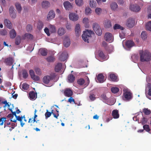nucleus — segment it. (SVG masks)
<instances>
[{
	"instance_id": "1",
	"label": "nucleus",
	"mask_w": 151,
	"mask_h": 151,
	"mask_svg": "<svg viewBox=\"0 0 151 151\" xmlns=\"http://www.w3.org/2000/svg\"><path fill=\"white\" fill-rule=\"evenodd\" d=\"M59 76L57 74L55 73H50L49 75H47L44 76L42 80L43 83L45 84H48L50 81L56 82L58 80Z\"/></svg>"
},
{
	"instance_id": "2",
	"label": "nucleus",
	"mask_w": 151,
	"mask_h": 151,
	"mask_svg": "<svg viewBox=\"0 0 151 151\" xmlns=\"http://www.w3.org/2000/svg\"><path fill=\"white\" fill-rule=\"evenodd\" d=\"M139 54L141 62L148 61L151 59V54L147 50H141Z\"/></svg>"
},
{
	"instance_id": "3",
	"label": "nucleus",
	"mask_w": 151,
	"mask_h": 151,
	"mask_svg": "<svg viewBox=\"0 0 151 151\" xmlns=\"http://www.w3.org/2000/svg\"><path fill=\"white\" fill-rule=\"evenodd\" d=\"M93 31L88 29L86 30L85 31L83 32V33L82 35V37L83 40L87 43H89V40L91 38V35L93 34Z\"/></svg>"
},
{
	"instance_id": "4",
	"label": "nucleus",
	"mask_w": 151,
	"mask_h": 151,
	"mask_svg": "<svg viewBox=\"0 0 151 151\" xmlns=\"http://www.w3.org/2000/svg\"><path fill=\"white\" fill-rule=\"evenodd\" d=\"M93 28L96 34L100 36L101 35L102 32L99 25L97 23L95 22L93 24Z\"/></svg>"
},
{
	"instance_id": "5",
	"label": "nucleus",
	"mask_w": 151,
	"mask_h": 151,
	"mask_svg": "<svg viewBox=\"0 0 151 151\" xmlns=\"http://www.w3.org/2000/svg\"><path fill=\"white\" fill-rule=\"evenodd\" d=\"M145 93L146 97L151 99V98L150 97V96H151V83H149L146 86Z\"/></svg>"
},
{
	"instance_id": "6",
	"label": "nucleus",
	"mask_w": 151,
	"mask_h": 151,
	"mask_svg": "<svg viewBox=\"0 0 151 151\" xmlns=\"http://www.w3.org/2000/svg\"><path fill=\"white\" fill-rule=\"evenodd\" d=\"M77 83L80 86L84 85L85 87H86L88 86L89 83V80L88 77L87 80L86 81H85L83 78H81L78 80Z\"/></svg>"
},
{
	"instance_id": "7",
	"label": "nucleus",
	"mask_w": 151,
	"mask_h": 151,
	"mask_svg": "<svg viewBox=\"0 0 151 151\" xmlns=\"http://www.w3.org/2000/svg\"><path fill=\"white\" fill-rule=\"evenodd\" d=\"M124 96L125 99L127 100H129L132 97V93L127 89H125L124 90Z\"/></svg>"
},
{
	"instance_id": "8",
	"label": "nucleus",
	"mask_w": 151,
	"mask_h": 151,
	"mask_svg": "<svg viewBox=\"0 0 151 151\" xmlns=\"http://www.w3.org/2000/svg\"><path fill=\"white\" fill-rule=\"evenodd\" d=\"M129 8L132 11L135 12H139L141 9L140 6L137 4H131Z\"/></svg>"
},
{
	"instance_id": "9",
	"label": "nucleus",
	"mask_w": 151,
	"mask_h": 151,
	"mask_svg": "<svg viewBox=\"0 0 151 151\" xmlns=\"http://www.w3.org/2000/svg\"><path fill=\"white\" fill-rule=\"evenodd\" d=\"M105 40L107 41L111 42L113 41L112 35L109 32L106 33L104 35Z\"/></svg>"
},
{
	"instance_id": "10",
	"label": "nucleus",
	"mask_w": 151,
	"mask_h": 151,
	"mask_svg": "<svg viewBox=\"0 0 151 151\" xmlns=\"http://www.w3.org/2000/svg\"><path fill=\"white\" fill-rule=\"evenodd\" d=\"M29 97L30 99L32 100H34L37 97V94L36 92L33 91H31L29 93Z\"/></svg>"
},
{
	"instance_id": "11",
	"label": "nucleus",
	"mask_w": 151,
	"mask_h": 151,
	"mask_svg": "<svg viewBox=\"0 0 151 151\" xmlns=\"http://www.w3.org/2000/svg\"><path fill=\"white\" fill-rule=\"evenodd\" d=\"M134 24V20L132 18H129L126 24L127 27L129 28H132Z\"/></svg>"
},
{
	"instance_id": "12",
	"label": "nucleus",
	"mask_w": 151,
	"mask_h": 151,
	"mask_svg": "<svg viewBox=\"0 0 151 151\" xmlns=\"http://www.w3.org/2000/svg\"><path fill=\"white\" fill-rule=\"evenodd\" d=\"M69 18L70 19L73 21L77 20L78 19V15L75 13H71L69 15Z\"/></svg>"
},
{
	"instance_id": "13",
	"label": "nucleus",
	"mask_w": 151,
	"mask_h": 151,
	"mask_svg": "<svg viewBox=\"0 0 151 151\" xmlns=\"http://www.w3.org/2000/svg\"><path fill=\"white\" fill-rule=\"evenodd\" d=\"M75 32L77 37H79L81 35V31L80 25L79 24H76L75 28Z\"/></svg>"
},
{
	"instance_id": "14",
	"label": "nucleus",
	"mask_w": 151,
	"mask_h": 151,
	"mask_svg": "<svg viewBox=\"0 0 151 151\" xmlns=\"http://www.w3.org/2000/svg\"><path fill=\"white\" fill-rule=\"evenodd\" d=\"M68 56V54L65 51L63 52L60 56L59 59L62 61L65 60L67 58Z\"/></svg>"
},
{
	"instance_id": "15",
	"label": "nucleus",
	"mask_w": 151,
	"mask_h": 151,
	"mask_svg": "<svg viewBox=\"0 0 151 151\" xmlns=\"http://www.w3.org/2000/svg\"><path fill=\"white\" fill-rule=\"evenodd\" d=\"M55 14L54 11L52 10L50 11L47 16V18L48 20H50L55 17Z\"/></svg>"
},
{
	"instance_id": "16",
	"label": "nucleus",
	"mask_w": 151,
	"mask_h": 151,
	"mask_svg": "<svg viewBox=\"0 0 151 151\" xmlns=\"http://www.w3.org/2000/svg\"><path fill=\"white\" fill-rule=\"evenodd\" d=\"M104 27L106 28H109L112 26L111 21L108 19L105 20L104 21Z\"/></svg>"
},
{
	"instance_id": "17",
	"label": "nucleus",
	"mask_w": 151,
	"mask_h": 151,
	"mask_svg": "<svg viewBox=\"0 0 151 151\" xmlns=\"http://www.w3.org/2000/svg\"><path fill=\"white\" fill-rule=\"evenodd\" d=\"M64 95L68 97H70L72 96L73 92L70 89H65L64 92Z\"/></svg>"
},
{
	"instance_id": "18",
	"label": "nucleus",
	"mask_w": 151,
	"mask_h": 151,
	"mask_svg": "<svg viewBox=\"0 0 151 151\" xmlns=\"http://www.w3.org/2000/svg\"><path fill=\"white\" fill-rule=\"evenodd\" d=\"M70 39L68 37H65L63 41L64 46L66 47H68L70 44Z\"/></svg>"
},
{
	"instance_id": "19",
	"label": "nucleus",
	"mask_w": 151,
	"mask_h": 151,
	"mask_svg": "<svg viewBox=\"0 0 151 151\" xmlns=\"http://www.w3.org/2000/svg\"><path fill=\"white\" fill-rule=\"evenodd\" d=\"M14 62L13 58L11 57H9L5 60V62L8 65L11 66L13 64Z\"/></svg>"
},
{
	"instance_id": "20",
	"label": "nucleus",
	"mask_w": 151,
	"mask_h": 151,
	"mask_svg": "<svg viewBox=\"0 0 151 151\" xmlns=\"http://www.w3.org/2000/svg\"><path fill=\"white\" fill-rule=\"evenodd\" d=\"M63 5L66 10H69L72 8V5L68 1L64 2L63 3Z\"/></svg>"
},
{
	"instance_id": "21",
	"label": "nucleus",
	"mask_w": 151,
	"mask_h": 151,
	"mask_svg": "<svg viewBox=\"0 0 151 151\" xmlns=\"http://www.w3.org/2000/svg\"><path fill=\"white\" fill-rule=\"evenodd\" d=\"M50 6V3L48 1H43L42 3V7L45 9H47Z\"/></svg>"
},
{
	"instance_id": "22",
	"label": "nucleus",
	"mask_w": 151,
	"mask_h": 151,
	"mask_svg": "<svg viewBox=\"0 0 151 151\" xmlns=\"http://www.w3.org/2000/svg\"><path fill=\"white\" fill-rule=\"evenodd\" d=\"M5 24L7 28L11 29L12 28V24L10 21L7 19H6L4 20Z\"/></svg>"
},
{
	"instance_id": "23",
	"label": "nucleus",
	"mask_w": 151,
	"mask_h": 151,
	"mask_svg": "<svg viewBox=\"0 0 151 151\" xmlns=\"http://www.w3.org/2000/svg\"><path fill=\"white\" fill-rule=\"evenodd\" d=\"M125 45L127 48H130L134 45V43L133 41L129 40L126 42Z\"/></svg>"
},
{
	"instance_id": "24",
	"label": "nucleus",
	"mask_w": 151,
	"mask_h": 151,
	"mask_svg": "<svg viewBox=\"0 0 151 151\" xmlns=\"http://www.w3.org/2000/svg\"><path fill=\"white\" fill-rule=\"evenodd\" d=\"M39 53L42 56H45L47 54V52L46 49L40 48L39 50Z\"/></svg>"
},
{
	"instance_id": "25",
	"label": "nucleus",
	"mask_w": 151,
	"mask_h": 151,
	"mask_svg": "<svg viewBox=\"0 0 151 151\" xmlns=\"http://www.w3.org/2000/svg\"><path fill=\"white\" fill-rule=\"evenodd\" d=\"M112 115L114 119H118L119 118V114L118 113V111L117 109L114 110L112 112Z\"/></svg>"
},
{
	"instance_id": "26",
	"label": "nucleus",
	"mask_w": 151,
	"mask_h": 151,
	"mask_svg": "<svg viewBox=\"0 0 151 151\" xmlns=\"http://www.w3.org/2000/svg\"><path fill=\"white\" fill-rule=\"evenodd\" d=\"M75 80V77L72 74H69L68 77V82L70 83H73Z\"/></svg>"
},
{
	"instance_id": "27",
	"label": "nucleus",
	"mask_w": 151,
	"mask_h": 151,
	"mask_svg": "<svg viewBox=\"0 0 151 151\" xmlns=\"http://www.w3.org/2000/svg\"><path fill=\"white\" fill-rule=\"evenodd\" d=\"M104 76L102 74H99L97 76V79L99 82L103 83L104 82Z\"/></svg>"
},
{
	"instance_id": "28",
	"label": "nucleus",
	"mask_w": 151,
	"mask_h": 151,
	"mask_svg": "<svg viewBox=\"0 0 151 151\" xmlns=\"http://www.w3.org/2000/svg\"><path fill=\"white\" fill-rule=\"evenodd\" d=\"M65 33V30L63 27H60L58 30V33L60 36H62L64 35Z\"/></svg>"
},
{
	"instance_id": "29",
	"label": "nucleus",
	"mask_w": 151,
	"mask_h": 151,
	"mask_svg": "<svg viewBox=\"0 0 151 151\" xmlns=\"http://www.w3.org/2000/svg\"><path fill=\"white\" fill-rule=\"evenodd\" d=\"M89 97L91 101H94L96 99L95 93L92 92H91L89 94Z\"/></svg>"
},
{
	"instance_id": "30",
	"label": "nucleus",
	"mask_w": 151,
	"mask_h": 151,
	"mask_svg": "<svg viewBox=\"0 0 151 151\" xmlns=\"http://www.w3.org/2000/svg\"><path fill=\"white\" fill-rule=\"evenodd\" d=\"M17 33L14 29H12L9 32V35L11 38L14 39L16 36Z\"/></svg>"
},
{
	"instance_id": "31",
	"label": "nucleus",
	"mask_w": 151,
	"mask_h": 151,
	"mask_svg": "<svg viewBox=\"0 0 151 151\" xmlns=\"http://www.w3.org/2000/svg\"><path fill=\"white\" fill-rule=\"evenodd\" d=\"M62 64L61 63H58L55 66V70L56 72H59L62 68Z\"/></svg>"
},
{
	"instance_id": "32",
	"label": "nucleus",
	"mask_w": 151,
	"mask_h": 151,
	"mask_svg": "<svg viewBox=\"0 0 151 151\" xmlns=\"http://www.w3.org/2000/svg\"><path fill=\"white\" fill-rule=\"evenodd\" d=\"M111 9L115 11L118 8V6L117 3L115 2H112L110 4Z\"/></svg>"
},
{
	"instance_id": "33",
	"label": "nucleus",
	"mask_w": 151,
	"mask_h": 151,
	"mask_svg": "<svg viewBox=\"0 0 151 151\" xmlns=\"http://www.w3.org/2000/svg\"><path fill=\"white\" fill-rule=\"evenodd\" d=\"M24 117V116H17L16 117V120H17L19 121L20 122V125L22 127H23L24 124V123L23 122L22 120L23 119V118Z\"/></svg>"
},
{
	"instance_id": "34",
	"label": "nucleus",
	"mask_w": 151,
	"mask_h": 151,
	"mask_svg": "<svg viewBox=\"0 0 151 151\" xmlns=\"http://www.w3.org/2000/svg\"><path fill=\"white\" fill-rule=\"evenodd\" d=\"M110 78L111 80L113 81H117V76H116L114 74H111L109 75Z\"/></svg>"
},
{
	"instance_id": "35",
	"label": "nucleus",
	"mask_w": 151,
	"mask_h": 151,
	"mask_svg": "<svg viewBox=\"0 0 151 151\" xmlns=\"http://www.w3.org/2000/svg\"><path fill=\"white\" fill-rule=\"evenodd\" d=\"M49 28L50 32L51 33H54L56 32V28L54 25L50 24L49 26Z\"/></svg>"
},
{
	"instance_id": "36",
	"label": "nucleus",
	"mask_w": 151,
	"mask_h": 151,
	"mask_svg": "<svg viewBox=\"0 0 151 151\" xmlns=\"http://www.w3.org/2000/svg\"><path fill=\"white\" fill-rule=\"evenodd\" d=\"M15 6L17 11L19 13H20L22 9L20 4L19 3H16L15 4Z\"/></svg>"
},
{
	"instance_id": "37",
	"label": "nucleus",
	"mask_w": 151,
	"mask_h": 151,
	"mask_svg": "<svg viewBox=\"0 0 151 151\" xmlns=\"http://www.w3.org/2000/svg\"><path fill=\"white\" fill-rule=\"evenodd\" d=\"M21 38L20 36H18L15 40V44L17 45H19L21 42Z\"/></svg>"
},
{
	"instance_id": "38",
	"label": "nucleus",
	"mask_w": 151,
	"mask_h": 151,
	"mask_svg": "<svg viewBox=\"0 0 151 151\" xmlns=\"http://www.w3.org/2000/svg\"><path fill=\"white\" fill-rule=\"evenodd\" d=\"M90 6L91 8H95L96 6V3L95 1L90 0L89 1Z\"/></svg>"
},
{
	"instance_id": "39",
	"label": "nucleus",
	"mask_w": 151,
	"mask_h": 151,
	"mask_svg": "<svg viewBox=\"0 0 151 151\" xmlns=\"http://www.w3.org/2000/svg\"><path fill=\"white\" fill-rule=\"evenodd\" d=\"M55 59V58L54 56H50L47 57V60L48 62H53Z\"/></svg>"
},
{
	"instance_id": "40",
	"label": "nucleus",
	"mask_w": 151,
	"mask_h": 151,
	"mask_svg": "<svg viewBox=\"0 0 151 151\" xmlns=\"http://www.w3.org/2000/svg\"><path fill=\"white\" fill-rule=\"evenodd\" d=\"M22 75L23 78L24 79L27 78L28 76V73L25 70H23Z\"/></svg>"
},
{
	"instance_id": "41",
	"label": "nucleus",
	"mask_w": 151,
	"mask_h": 151,
	"mask_svg": "<svg viewBox=\"0 0 151 151\" xmlns=\"http://www.w3.org/2000/svg\"><path fill=\"white\" fill-rule=\"evenodd\" d=\"M119 88L116 87H113L111 88L112 92L114 93H117L119 91Z\"/></svg>"
},
{
	"instance_id": "42",
	"label": "nucleus",
	"mask_w": 151,
	"mask_h": 151,
	"mask_svg": "<svg viewBox=\"0 0 151 151\" xmlns=\"http://www.w3.org/2000/svg\"><path fill=\"white\" fill-rule=\"evenodd\" d=\"M114 29H119L122 30H123L124 28L119 24H116L114 26Z\"/></svg>"
},
{
	"instance_id": "43",
	"label": "nucleus",
	"mask_w": 151,
	"mask_h": 151,
	"mask_svg": "<svg viewBox=\"0 0 151 151\" xmlns=\"http://www.w3.org/2000/svg\"><path fill=\"white\" fill-rule=\"evenodd\" d=\"M43 27V24L41 21H39L38 23L37 27L39 30H41Z\"/></svg>"
},
{
	"instance_id": "44",
	"label": "nucleus",
	"mask_w": 151,
	"mask_h": 151,
	"mask_svg": "<svg viewBox=\"0 0 151 151\" xmlns=\"http://www.w3.org/2000/svg\"><path fill=\"white\" fill-rule=\"evenodd\" d=\"M36 74L38 75H40L42 74L41 69L39 68H36L34 69Z\"/></svg>"
},
{
	"instance_id": "45",
	"label": "nucleus",
	"mask_w": 151,
	"mask_h": 151,
	"mask_svg": "<svg viewBox=\"0 0 151 151\" xmlns=\"http://www.w3.org/2000/svg\"><path fill=\"white\" fill-rule=\"evenodd\" d=\"M141 38L144 40H145L147 37V35L145 31H142L141 33Z\"/></svg>"
},
{
	"instance_id": "46",
	"label": "nucleus",
	"mask_w": 151,
	"mask_h": 151,
	"mask_svg": "<svg viewBox=\"0 0 151 151\" xmlns=\"http://www.w3.org/2000/svg\"><path fill=\"white\" fill-rule=\"evenodd\" d=\"M146 28L147 30L151 31V21L149 22L146 24Z\"/></svg>"
},
{
	"instance_id": "47",
	"label": "nucleus",
	"mask_w": 151,
	"mask_h": 151,
	"mask_svg": "<svg viewBox=\"0 0 151 151\" xmlns=\"http://www.w3.org/2000/svg\"><path fill=\"white\" fill-rule=\"evenodd\" d=\"M143 112L145 115H149L151 113V111L147 108H144L143 110Z\"/></svg>"
},
{
	"instance_id": "48",
	"label": "nucleus",
	"mask_w": 151,
	"mask_h": 151,
	"mask_svg": "<svg viewBox=\"0 0 151 151\" xmlns=\"http://www.w3.org/2000/svg\"><path fill=\"white\" fill-rule=\"evenodd\" d=\"M143 128L145 130L146 132H149L150 131V129L149 125L145 124L143 126Z\"/></svg>"
},
{
	"instance_id": "49",
	"label": "nucleus",
	"mask_w": 151,
	"mask_h": 151,
	"mask_svg": "<svg viewBox=\"0 0 151 151\" xmlns=\"http://www.w3.org/2000/svg\"><path fill=\"white\" fill-rule=\"evenodd\" d=\"M76 3L79 6H81L83 4V0H75Z\"/></svg>"
},
{
	"instance_id": "50",
	"label": "nucleus",
	"mask_w": 151,
	"mask_h": 151,
	"mask_svg": "<svg viewBox=\"0 0 151 151\" xmlns=\"http://www.w3.org/2000/svg\"><path fill=\"white\" fill-rule=\"evenodd\" d=\"M24 37L25 38L30 39H32L33 38V36L32 35L27 33L25 34Z\"/></svg>"
},
{
	"instance_id": "51",
	"label": "nucleus",
	"mask_w": 151,
	"mask_h": 151,
	"mask_svg": "<svg viewBox=\"0 0 151 151\" xmlns=\"http://www.w3.org/2000/svg\"><path fill=\"white\" fill-rule=\"evenodd\" d=\"M147 121L148 119L147 118L143 117L141 120V123L142 125H144L147 122Z\"/></svg>"
},
{
	"instance_id": "52",
	"label": "nucleus",
	"mask_w": 151,
	"mask_h": 151,
	"mask_svg": "<svg viewBox=\"0 0 151 151\" xmlns=\"http://www.w3.org/2000/svg\"><path fill=\"white\" fill-rule=\"evenodd\" d=\"M22 88L23 90H27L29 88V85L26 83H24L22 85Z\"/></svg>"
},
{
	"instance_id": "53",
	"label": "nucleus",
	"mask_w": 151,
	"mask_h": 151,
	"mask_svg": "<svg viewBox=\"0 0 151 151\" xmlns=\"http://www.w3.org/2000/svg\"><path fill=\"white\" fill-rule=\"evenodd\" d=\"M99 55L102 59H106L105 55L104 54V52L102 51H100L99 53Z\"/></svg>"
},
{
	"instance_id": "54",
	"label": "nucleus",
	"mask_w": 151,
	"mask_h": 151,
	"mask_svg": "<svg viewBox=\"0 0 151 151\" xmlns=\"http://www.w3.org/2000/svg\"><path fill=\"white\" fill-rule=\"evenodd\" d=\"M85 14L86 15H88L91 14V9L89 7H86L85 10Z\"/></svg>"
},
{
	"instance_id": "55",
	"label": "nucleus",
	"mask_w": 151,
	"mask_h": 151,
	"mask_svg": "<svg viewBox=\"0 0 151 151\" xmlns=\"http://www.w3.org/2000/svg\"><path fill=\"white\" fill-rule=\"evenodd\" d=\"M6 120V117H3L0 118V125L2 126L3 125L4 122Z\"/></svg>"
},
{
	"instance_id": "56",
	"label": "nucleus",
	"mask_w": 151,
	"mask_h": 151,
	"mask_svg": "<svg viewBox=\"0 0 151 151\" xmlns=\"http://www.w3.org/2000/svg\"><path fill=\"white\" fill-rule=\"evenodd\" d=\"M101 11L102 9L100 8H96L95 9V12L98 15L100 14Z\"/></svg>"
},
{
	"instance_id": "57",
	"label": "nucleus",
	"mask_w": 151,
	"mask_h": 151,
	"mask_svg": "<svg viewBox=\"0 0 151 151\" xmlns=\"http://www.w3.org/2000/svg\"><path fill=\"white\" fill-rule=\"evenodd\" d=\"M26 28L27 32H30L32 29V26L31 25L28 24L27 25Z\"/></svg>"
},
{
	"instance_id": "58",
	"label": "nucleus",
	"mask_w": 151,
	"mask_h": 151,
	"mask_svg": "<svg viewBox=\"0 0 151 151\" xmlns=\"http://www.w3.org/2000/svg\"><path fill=\"white\" fill-rule=\"evenodd\" d=\"M39 120H36V119L33 118V119L32 120V119L31 118H29V119L28 123H32V122L33 123L35 122H36V123H38Z\"/></svg>"
},
{
	"instance_id": "59",
	"label": "nucleus",
	"mask_w": 151,
	"mask_h": 151,
	"mask_svg": "<svg viewBox=\"0 0 151 151\" xmlns=\"http://www.w3.org/2000/svg\"><path fill=\"white\" fill-rule=\"evenodd\" d=\"M146 81L147 83H151V75H148L147 76Z\"/></svg>"
},
{
	"instance_id": "60",
	"label": "nucleus",
	"mask_w": 151,
	"mask_h": 151,
	"mask_svg": "<svg viewBox=\"0 0 151 151\" xmlns=\"http://www.w3.org/2000/svg\"><path fill=\"white\" fill-rule=\"evenodd\" d=\"M9 14L15 12L14 8L13 6H11L9 9Z\"/></svg>"
},
{
	"instance_id": "61",
	"label": "nucleus",
	"mask_w": 151,
	"mask_h": 151,
	"mask_svg": "<svg viewBox=\"0 0 151 151\" xmlns=\"http://www.w3.org/2000/svg\"><path fill=\"white\" fill-rule=\"evenodd\" d=\"M31 78L35 81H38L40 79L39 77L37 76L36 75L33 76Z\"/></svg>"
},
{
	"instance_id": "62",
	"label": "nucleus",
	"mask_w": 151,
	"mask_h": 151,
	"mask_svg": "<svg viewBox=\"0 0 151 151\" xmlns=\"http://www.w3.org/2000/svg\"><path fill=\"white\" fill-rule=\"evenodd\" d=\"M83 23L87 25L89 23V20L88 18H85L83 20Z\"/></svg>"
},
{
	"instance_id": "63",
	"label": "nucleus",
	"mask_w": 151,
	"mask_h": 151,
	"mask_svg": "<svg viewBox=\"0 0 151 151\" xmlns=\"http://www.w3.org/2000/svg\"><path fill=\"white\" fill-rule=\"evenodd\" d=\"M51 115V113L50 112L48 111V110H47V112L45 113V115L46 118H47L48 117H50Z\"/></svg>"
},
{
	"instance_id": "64",
	"label": "nucleus",
	"mask_w": 151,
	"mask_h": 151,
	"mask_svg": "<svg viewBox=\"0 0 151 151\" xmlns=\"http://www.w3.org/2000/svg\"><path fill=\"white\" fill-rule=\"evenodd\" d=\"M102 44L104 47L105 49L106 50H108V45L107 44V43L105 41L103 42L102 43Z\"/></svg>"
}]
</instances>
